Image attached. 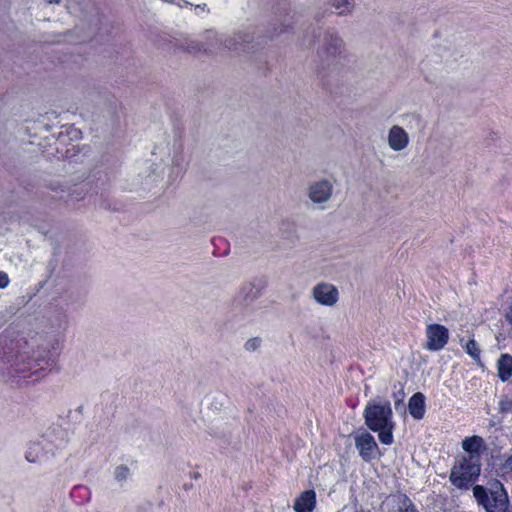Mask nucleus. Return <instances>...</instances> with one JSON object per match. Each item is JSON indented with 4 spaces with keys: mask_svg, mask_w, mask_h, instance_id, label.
I'll return each instance as SVG.
<instances>
[{
    "mask_svg": "<svg viewBox=\"0 0 512 512\" xmlns=\"http://www.w3.org/2000/svg\"><path fill=\"white\" fill-rule=\"evenodd\" d=\"M364 419L367 427L378 433L382 444L391 445L393 443L395 423L390 402L370 401L365 407Z\"/></svg>",
    "mask_w": 512,
    "mask_h": 512,
    "instance_id": "1",
    "label": "nucleus"
},
{
    "mask_svg": "<svg viewBox=\"0 0 512 512\" xmlns=\"http://www.w3.org/2000/svg\"><path fill=\"white\" fill-rule=\"evenodd\" d=\"M473 495L486 512H512L507 492L499 481L489 483L488 488L474 486Z\"/></svg>",
    "mask_w": 512,
    "mask_h": 512,
    "instance_id": "2",
    "label": "nucleus"
},
{
    "mask_svg": "<svg viewBox=\"0 0 512 512\" xmlns=\"http://www.w3.org/2000/svg\"><path fill=\"white\" fill-rule=\"evenodd\" d=\"M480 459L477 455L463 456L458 459L450 473V481L457 488H468L480 474Z\"/></svg>",
    "mask_w": 512,
    "mask_h": 512,
    "instance_id": "3",
    "label": "nucleus"
},
{
    "mask_svg": "<svg viewBox=\"0 0 512 512\" xmlns=\"http://www.w3.org/2000/svg\"><path fill=\"white\" fill-rule=\"evenodd\" d=\"M334 184L330 179L322 178L308 184L306 195L312 204L319 209H325L326 204L331 200Z\"/></svg>",
    "mask_w": 512,
    "mask_h": 512,
    "instance_id": "4",
    "label": "nucleus"
},
{
    "mask_svg": "<svg viewBox=\"0 0 512 512\" xmlns=\"http://www.w3.org/2000/svg\"><path fill=\"white\" fill-rule=\"evenodd\" d=\"M426 343L425 349L432 352L442 350L448 343L449 330L441 324H428L426 326Z\"/></svg>",
    "mask_w": 512,
    "mask_h": 512,
    "instance_id": "5",
    "label": "nucleus"
},
{
    "mask_svg": "<svg viewBox=\"0 0 512 512\" xmlns=\"http://www.w3.org/2000/svg\"><path fill=\"white\" fill-rule=\"evenodd\" d=\"M342 50V40L334 33H326L324 36L322 48L319 52L323 61L330 65L341 56Z\"/></svg>",
    "mask_w": 512,
    "mask_h": 512,
    "instance_id": "6",
    "label": "nucleus"
},
{
    "mask_svg": "<svg viewBox=\"0 0 512 512\" xmlns=\"http://www.w3.org/2000/svg\"><path fill=\"white\" fill-rule=\"evenodd\" d=\"M355 447L360 457L368 462L374 459L378 453V445L375 438L368 432L358 433L354 436Z\"/></svg>",
    "mask_w": 512,
    "mask_h": 512,
    "instance_id": "7",
    "label": "nucleus"
},
{
    "mask_svg": "<svg viewBox=\"0 0 512 512\" xmlns=\"http://www.w3.org/2000/svg\"><path fill=\"white\" fill-rule=\"evenodd\" d=\"M313 299L320 305L332 307L339 299L338 289L330 283H319L312 289Z\"/></svg>",
    "mask_w": 512,
    "mask_h": 512,
    "instance_id": "8",
    "label": "nucleus"
},
{
    "mask_svg": "<svg viewBox=\"0 0 512 512\" xmlns=\"http://www.w3.org/2000/svg\"><path fill=\"white\" fill-rule=\"evenodd\" d=\"M51 449L46 446V442L40 437L29 443L25 458L30 463H42L53 456Z\"/></svg>",
    "mask_w": 512,
    "mask_h": 512,
    "instance_id": "9",
    "label": "nucleus"
},
{
    "mask_svg": "<svg viewBox=\"0 0 512 512\" xmlns=\"http://www.w3.org/2000/svg\"><path fill=\"white\" fill-rule=\"evenodd\" d=\"M408 133L398 125H393L388 132V145L391 150L400 152L406 149L409 145Z\"/></svg>",
    "mask_w": 512,
    "mask_h": 512,
    "instance_id": "10",
    "label": "nucleus"
},
{
    "mask_svg": "<svg viewBox=\"0 0 512 512\" xmlns=\"http://www.w3.org/2000/svg\"><path fill=\"white\" fill-rule=\"evenodd\" d=\"M41 438L46 442L48 448H52V455H55L56 451L62 449L67 443V433L62 428L49 429Z\"/></svg>",
    "mask_w": 512,
    "mask_h": 512,
    "instance_id": "11",
    "label": "nucleus"
},
{
    "mask_svg": "<svg viewBox=\"0 0 512 512\" xmlns=\"http://www.w3.org/2000/svg\"><path fill=\"white\" fill-rule=\"evenodd\" d=\"M316 504V493L314 490H305L294 501L295 512H312Z\"/></svg>",
    "mask_w": 512,
    "mask_h": 512,
    "instance_id": "12",
    "label": "nucleus"
},
{
    "mask_svg": "<svg viewBox=\"0 0 512 512\" xmlns=\"http://www.w3.org/2000/svg\"><path fill=\"white\" fill-rule=\"evenodd\" d=\"M388 512H418L405 494H396L389 501Z\"/></svg>",
    "mask_w": 512,
    "mask_h": 512,
    "instance_id": "13",
    "label": "nucleus"
},
{
    "mask_svg": "<svg viewBox=\"0 0 512 512\" xmlns=\"http://www.w3.org/2000/svg\"><path fill=\"white\" fill-rule=\"evenodd\" d=\"M408 408L411 416L414 419L420 420L425 414V397L422 393H415L408 403Z\"/></svg>",
    "mask_w": 512,
    "mask_h": 512,
    "instance_id": "14",
    "label": "nucleus"
},
{
    "mask_svg": "<svg viewBox=\"0 0 512 512\" xmlns=\"http://www.w3.org/2000/svg\"><path fill=\"white\" fill-rule=\"evenodd\" d=\"M498 376L502 382H506L512 376V356L502 354L497 361Z\"/></svg>",
    "mask_w": 512,
    "mask_h": 512,
    "instance_id": "15",
    "label": "nucleus"
},
{
    "mask_svg": "<svg viewBox=\"0 0 512 512\" xmlns=\"http://www.w3.org/2000/svg\"><path fill=\"white\" fill-rule=\"evenodd\" d=\"M483 443V439L480 436L467 437L462 442V448L468 453L467 456L477 455L479 456L480 448ZM480 457H478L479 459Z\"/></svg>",
    "mask_w": 512,
    "mask_h": 512,
    "instance_id": "16",
    "label": "nucleus"
},
{
    "mask_svg": "<svg viewBox=\"0 0 512 512\" xmlns=\"http://www.w3.org/2000/svg\"><path fill=\"white\" fill-rule=\"evenodd\" d=\"M460 343L463 346V348L465 349V352L473 360H475L478 363L481 361V358H480L481 351L478 346V343L474 339H470L469 341L466 342L465 345H463V339H460Z\"/></svg>",
    "mask_w": 512,
    "mask_h": 512,
    "instance_id": "17",
    "label": "nucleus"
},
{
    "mask_svg": "<svg viewBox=\"0 0 512 512\" xmlns=\"http://www.w3.org/2000/svg\"><path fill=\"white\" fill-rule=\"evenodd\" d=\"M332 6L334 7L338 15H345L350 13L354 8L353 0H332Z\"/></svg>",
    "mask_w": 512,
    "mask_h": 512,
    "instance_id": "18",
    "label": "nucleus"
},
{
    "mask_svg": "<svg viewBox=\"0 0 512 512\" xmlns=\"http://www.w3.org/2000/svg\"><path fill=\"white\" fill-rule=\"evenodd\" d=\"M497 409L503 416L512 414V397L508 395L501 396L498 401Z\"/></svg>",
    "mask_w": 512,
    "mask_h": 512,
    "instance_id": "19",
    "label": "nucleus"
},
{
    "mask_svg": "<svg viewBox=\"0 0 512 512\" xmlns=\"http://www.w3.org/2000/svg\"><path fill=\"white\" fill-rule=\"evenodd\" d=\"M130 475V468L125 464L117 466L114 470V478L118 483L125 482L130 477Z\"/></svg>",
    "mask_w": 512,
    "mask_h": 512,
    "instance_id": "20",
    "label": "nucleus"
},
{
    "mask_svg": "<svg viewBox=\"0 0 512 512\" xmlns=\"http://www.w3.org/2000/svg\"><path fill=\"white\" fill-rule=\"evenodd\" d=\"M13 350V343H11V347H9L8 350L6 351L3 340L0 341V357L5 359L7 362H13L14 358H17V356L14 355Z\"/></svg>",
    "mask_w": 512,
    "mask_h": 512,
    "instance_id": "21",
    "label": "nucleus"
},
{
    "mask_svg": "<svg viewBox=\"0 0 512 512\" xmlns=\"http://www.w3.org/2000/svg\"><path fill=\"white\" fill-rule=\"evenodd\" d=\"M261 345V339L258 337L251 338L246 341L244 348L247 351L253 352L256 351Z\"/></svg>",
    "mask_w": 512,
    "mask_h": 512,
    "instance_id": "22",
    "label": "nucleus"
},
{
    "mask_svg": "<svg viewBox=\"0 0 512 512\" xmlns=\"http://www.w3.org/2000/svg\"><path fill=\"white\" fill-rule=\"evenodd\" d=\"M10 283L7 273L0 271V289L6 288Z\"/></svg>",
    "mask_w": 512,
    "mask_h": 512,
    "instance_id": "23",
    "label": "nucleus"
},
{
    "mask_svg": "<svg viewBox=\"0 0 512 512\" xmlns=\"http://www.w3.org/2000/svg\"><path fill=\"white\" fill-rule=\"evenodd\" d=\"M224 44H225V46H226L228 49H236V47H235L236 43H235V42H232V39H230V40H225Z\"/></svg>",
    "mask_w": 512,
    "mask_h": 512,
    "instance_id": "24",
    "label": "nucleus"
},
{
    "mask_svg": "<svg viewBox=\"0 0 512 512\" xmlns=\"http://www.w3.org/2000/svg\"><path fill=\"white\" fill-rule=\"evenodd\" d=\"M504 467H505V468H507V469L512 470V455H511V456H509V457L506 459V461H505V463H504Z\"/></svg>",
    "mask_w": 512,
    "mask_h": 512,
    "instance_id": "25",
    "label": "nucleus"
},
{
    "mask_svg": "<svg viewBox=\"0 0 512 512\" xmlns=\"http://www.w3.org/2000/svg\"><path fill=\"white\" fill-rule=\"evenodd\" d=\"M45 2L48 4H59L60 0H45Z\"/></svg>",
    "mask_w": 512,
    "mask_h": 512,
    "instance_id": "26",
    "label": "nucleus"
},
{
    "mask_svg": "<svg viewBox=\"0 0 512 512\" xmlns=\"http://www.w3.org/2000/svg\"><path fill=\"white\" fill-rule=\"evenodd\" d=\"M400 405H403V401H402V399L396 400V401H395V408H396V409H398V407H399Z\"/></svg>",
    "mask_w": 512,
    "mask_h": 512,
    "instance_id": "27",
    "label": "nucleus"
},
{
    "mask_svg": "<svg viewBox=\"0 0 512 512\" xmlns=\"http://www.w3.org/2000/svg\"><path fill=\"white\" fill-rule=\"evenodd\" d=\"M70 133H72L77 138L80 132L77 129H71Z\"/></svg>",
    "mask_w": 512,
    "mask_h": 512,
    "instance_id": "28",
    "label": "nucleus"
},
{
    "mask_svg": "<svg viewBox=\"0 0 512 512\" xmlns=\"http://www.w3.org/2000/svg\"><path fill=\"white\" fill-rule=\"evenodd\" d=\"M357 512H370L369 510H360V511H357Z\"/></svg>",
    "mask_w": 512,
    "mask_h": 512,
    "instance_id": "29",
    "label": "nucleus"
}]
</instances>
